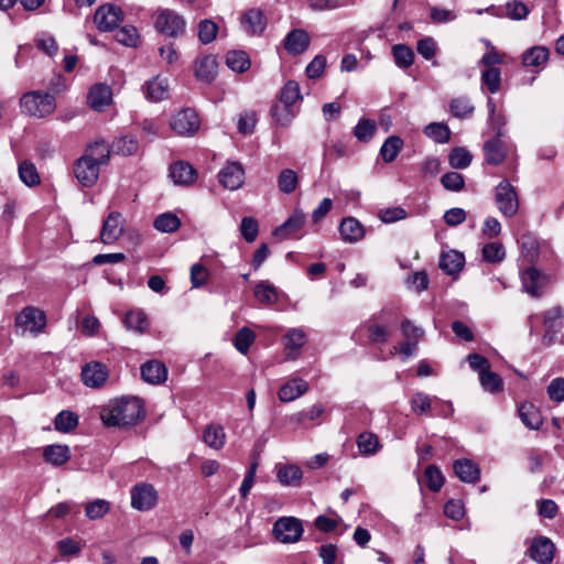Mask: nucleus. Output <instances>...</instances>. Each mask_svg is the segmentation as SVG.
Wrapping results in <instances>:
<instances>
[{
	"mask_svg": "<svg viewBox=\"0 0 564 564\" xmlns=\"http://www.w3.org/2000/svg\"><path fill=\"white\" fill-rule=\"evenodd\" d=\"M307 389L308 384L305 380L293 378L280 388L278 395L282 402H291L303 395Z\"/></svg>",
	"mask_w": 564,
	"mask_h": 564,
	"instance_id": "22",
	"label": "nucleus"
},
{
	"mask_svg": "<svg viewBox=\"0 0 564 564\" xmlns=\"http://www.w3.org/2000/svg\"><path fill=\"white\" fill-rule=\"evenodd\" d=\"M82 158H88L95 162L99 167L108 163L110 158V150L106 142L96 141L91 144Z\"/></svg>",
	"mask_w": 564,
	"mask_h": 564,
	"instance_id": "35",
	"label": "nucleus"
},
{
	"mask_svg": "<svg viewBox=\"0 0 564 564\" xmlns=\"http://www.w3.org/2000/svg\"><path fill=\"white\" fill-rule=\"evenodd\" d=\"M411 409L416 414H425L427 411L432 410V399L430 395L423 393V392H416L412 395L411 401Z\"/></svg>",
	"mask_w": 564,
	"mask_h": 564,
	"instance_id": "62",
	"label": "nucleus"
},
{
	"mask_svg": "<svg viewBox=\"0 0 564 564\" xmlns=\"http://www.w3.org/2000/svg\"><path fill=\"white\" fill-rule=\"evenodd\" d=\"M522 423L530 430H539L543 423L540 411L532 403H523L519 408Z\"/></svg>",
	"mask_w": 564,
	"mask_h": 564,
	"instance_id": "32",
	"label": "nucleus"
},
{
	"mask_svg": "<svg viewBox=\"0 0 564 564\" xmlns=\"http://www.w3.org/2000/svg\"><path fill=\"white\" fill-rule=\"evenodd\" d=\"M154 26L161 34L177 37L184 33L186 22L184 18L174 10L160 9L156 11Z\"/></svg>",
	"mask_w": 564,
	"mask_h": 564,
	"instance_id": "3",
	"label": "nucleus"
},
{
	"mask_svg": "<svg viewBox=\"0 0 564 564\" xmlns=\"http://www.w3.org/2000/svg\"><path fill=\"white\" fill-rule=\"evenodd\" d=\"M170 126L176 134L191 137L198 131L200 127V119L194 109L184 108L171 118Z\"/></svg>",
	"mask_w": 564,
	"mask_h": 564,
	"instance_id": "6",
	"label": "nucleus"
},
{
	"mask_svg": "<svg viewBox=\"0 0 564 564\" xmlns=\"http://www.w3.org/2000/svg\"><path fill=\"white\" fill-rule=\"evenodd\" d=\"M19 177L26 186H35L41 183L40 174L36 166L28 160L19 164Z\"/></svg>",
	"mask_w": 564,
	"mask_h": 564,
	"instance_id": "43",
	"label": "nucleus"
},
{
	"mask_svg": "<svg viewBox=\"0 0 564 564\" xmlns=\"http://www.w3.org/2000/svg\"><path fill=\"white\" fill-rule=\"evenodd\" d=\"M139 149L137 139L132 135H123L112 144V151L117 154L132 155Z\"/></svg>",
	"mask_w": 564,
	"mask_h": 564,
	"instance_id": "51",
	"label": "nucleus"
},
{
	"mask_svg": "<svg viewBox=\"0 0 564 564\" xmlns=\"http://www.w3.org/2000/svg\"><path fill=\"white\" fill-rule=\"evenodd\" d=\"M403 147V141L400 137L390 135L383 142L380 154L386 163L393 162Z\"/></svg>",
	"mask_w": 564,
	"mask_h": 564,
	"instance_id": "38",
	"label": "nucleus"
},
{
	"mask_svg": "<svg viewBox=\"0 0 564 564\" xmlns=\"http://www.w3.org/2000/svg\"><path fill=\"white\" fill-rule=\"evenodd\" d=\"M357 446L362 455H375L380 448V442L376 434L364 432L357 438Z\"/></svg>",
	"mask_w": 564,
	"mask_h": 564,
	"instance_id": "41",
	"label": "nucleus"
},
{
	"mask_svg": "<svg viewBox=\"0 0 564 564\" xmlns=\"http://www.w3.org/2000/svg\"><path fill=\"white\" fill-rule=\"evenodd\" d=\"M376 133L375 121L360 119L354 128V135L360 142H369Z\"/></svg>",
	"mask_w": 564,
	"mask_h": 564,
	"instance_id": "55",
	"label": "nucleus"
},
{
	"mask_svg": "<svg viewBox=\"0 0 564 564\" xmlns=\"http://www.w3.org/2000/svg\"><path fill=\"white\" fill-rule=\"evenodd\" d=\"M227 66L237 73H243L250 67V58L243 51H230L226 55Z\"/></svg>",
	"mask_w": 564,
	"mask_h": 564,
	"instance_id": "39",
	"label": "nucleus"
},
{
	"mask_svg": "<svg viewBox=\"0 0 564 564\" xmlns=\"http://www.w3.org/2000/svg\"><path fill=\"white\" fill-rule=\"evenodd\" d=\"M304 532L301 520L294 517L279 518L272 528V534L276 541L283 544L296 543Z\"/></svg>",
	"mask_w": 564,
	"mask_h": 564,
	"instance_id": "4",
	"label": "nucleus"
},
{
	"mask_svg": "<svg viewBox=\"0 0 564 564\" xmlns=\"http://www.w3.org/2000/svg\"><path fill=\"white\" fill-rule=\"evenodd\" d=\"M550 51L545 46H533L527 50L522 56V64L525 67H540L545 65Z\"/></svg>",
	"mask_w": 564,
	"mask_h": 564,
	"instance_id": "33",
	"label": "nucleus"
},
{
	"mask_svg": "<svg viewBox=\"0 0 564 564\" xmlns=\"http://www.w3.org/2000/svg\"><path fill=\"white\" fill-rule=\"evenodd\" d=\"M305 223V214L301 209H295L292 215L274 230V236L289 239L294 237Z\"/></svg>",
	"mask_w": 564,
	"mask_h": 564,
	"instance_id": "19",
	"label": "nucleus"
},
{
	"mask_svg": "<svg viewBox=\"0 0 564 564\" xmlns=\"http://www.w3.org/2000/svg\"><path fill=\"white\" fill-rule=\"evenodd\" d=\"M143 90L147 99L151 101H161L169 95V85L166 79L156 76L145 83Z\"/></svg>",
	"mask_w": 564,
	"mask_h": 564,
	"instance_id": "28",
	"label": "nucleus"
},
{
	"mask_svg": "<svg viewBox=\"0 0 564 564\" xmlns=\"http://www.w3.org/2000/svg\"><path fill=\"white\" fill-rule=\"evenodd\" d=\"M111 101V88L105 84H96L88 91L87 102L96 111H102Z\"/></svg>",
	"mask_w": 564,
	"mask_h": 564,
	"instance_id": "17",
	"label": "nucleus"
},
{
	"mask_svg": "<svg viewBox=\"0 0 564 564\" xmlns=\"http://www.w3.org/2000/svg\"><path fill=\"white\" fill-rule=\"evenodd\" d=\"M426 137L437 143H446L451 139V130L445 123L432 122L424 128Z\"/></svg>",
	"mask_w": 564,
	"mask_h": 564,
	"instance_id": "49",
	"label": "nucleus"
},
{
	"mask_svg": "<svg viewBox=\"0 0 564 564\" xmlns=\"http://www.w3.org/2000/svg\"><path fill=\"white\" fill-rule=\"evenodd\" d=\"M271 116L278 124L288 127L296 116V112L294 111L293 106L278 102L272 106Z\"/></svg>",
	"mask_w": 564,
	"mask_h": 564,
	"instance_id": "40",
	"label": "nucleus"
},
{
	"mask_svg": "<svg viewBox=\"0 0 564 564\" xmlns=\"http://www.w3.org/2000/svg\"><path fill=\"white\" fill-rule=\"evenodd\" d=\"M495 202L498 210L505 217H513L519 209V198L516 188L507 181H501L495 189Z\"/></svg>",
	"mask_w": 564,
	"mask_h": 564,
	"instance_id": "5",
	"label": "nucleus"
},
{
	"mask_svg": "<svg viewBox=\"0 0 564 564\" xmlns=\"http://www.w3.org/2000/svg\"><path fill=\"white\" fill-rule=\"evenodd\" d=\"M204 442L214 449H220L224 447L226 442V434L220 425H208L204 431Z\"/></svg>",
	"mask_w": 564,
	"mask_h": 564,
	"instance_id": "36",
	"label": "nucleus"
},
{
	"mask_svg": "<svg viewBox=\"0 0 564 564\" xmlns=\"http://www.w3.org/2000/svg\"><path fill=\"white\" fill-rule=\"evenodd\" d=\"M453 468L456 476L464 482H476L479 479L480 470L470 459H457Z\"/></svg>",
	"mask_w": 564,
	"mask_h": 564,
	"instance_id": "29",
	"label": "nucleus"
},
{
	"mask_svg": "<svg viewBox=\"0 0 564 564\" xmlns=\"http://www.w3.org/2000/svg\"><path fill=\"white\" fill-rule=\"evenodd\" d=\"M170 176L177 185H189L195 180L196 171L187 162L178 161L170 166Z\"/></svg>",
	"mask_w": 564,
	"mask_h": 564,
	"instance_id": "25",
	"label": "nucleus"
},
{
	"mask_svg": "<svg viewBox=\"0 0 564 564\" xmlns=\"http://www.w3.org/2000/svg\"><path fill=\"white\" fill-rule=\"evenodd\" d=\"M123 232V219L121 214L112 212L108 215L102 224L100 231V240L106 245L117 241Z\"/></svg>",
	"mask_w": 564,
	"mask_h": 564,
	"instance_id": "13",
	"label": "nucleus"
},
{
	"mask_svg": "<svg viewBox=\"0 0 564 564\" xmlns=\"http://www.w3.org/2000/svg\"><path fill=\"white\" fill-rule=\"evenodd\" d=\"M99 166L88 158H79L74 163V175L85 187H91L99 177Z\"/></svg>",
	"mask_w": 564,
	"mask_h": 564,
	"instance_id": "11",
	"label": "nucleus"
},
{
	"mask_svg": "<svg viewBox=\"0 0 564 564\" xmlns=\"http://www.w3.org/2000/svg\"><path fill=\"white\" fill-rule=\"evenodd\" d=\"M502 137H494L484 144L485 160L490 165L501 164L507 156V147Z\"/></svg>",
	"mask_w": 564,
	"mask_h": 564,
	"instance_id": "20",
	"label": "nucleus"
},
{
	"mask_svg": "<svg viewBox=\"0 0 564 564\" xmlns=\"http://www.w3.org/2000/svg\"><path fill=\"white\" fill-rule=\"evenodd\" d=\"M555 553L554 543L546 536H539L533 540L530 546L531 557L541 564H549L553 561Z\"/></svg>",
	"mask_w": 564,
	"mask_h": 564,
	"instance_id": "15",
	"label": "nucleus"
},
{
	"mask_svg": "<svg viewBox=\"0 0 564 564\" xmlns=\"http://www.w3.org/2000/svg\"><path fill=\"white\" fill-rule=\"evenodd\" d=\"M116 40L126 46L134 47L139 41L138 30L132 25H124L116 33Z\"/></svg>",
	"mask_w": 564,
	"mask_h": 564,
	"instance_id": "63",
	"label": "nucleus"
},
{
	"mask_svg": "<svg viewBox=\"0 0 564 564\" xmlns=\"http://www.w3.org/2000/svg\"><path fill=\"white\" fill-rule=\"evenodd\" d=\"M141 376L144 381L152 384H159L165 381L167 377V369L163 362L151 360L142 365Z\"/></svg>",
	"mask_w": 564,
	"mask_h": 564,
	"instance_id": "24",
	"label": "nucleus"
},
{
	"mask_svg": "<svg viewBox=\"0 0 564 564\" xmlns=\"http://www.w3.org/2000/svg\"><path fill=\"white\" fill-rule=\"evenodd\" d=\"M424 477L426 479V486L432 491H438L444 484V476L435 465H429L425 468Z\"/></svg>",
	"mask_w": 564,
	"mask_h": 564,
	"instance_id": "60",
	"label": "nucleus"
},
{
	"mask_svg": "<svg viewBox=\"0 0 564 564\" xmlns=\"http://www.w3.org/2000/svg\"><path fill=\"white\" fill-rule=\"evenodd\" d=\"M153 226L161 232H173L180 228L181 220L173 213H163L155 218Z\"/></svg>",
	"mask_w": 564,
	"mask_h": 564,
	"instance_id": "48",
	"label": "nucleus"
},
{
	"mask_svg": "<svg viewBox=\"0 0 564 564\" xmlns=\"http://www.w3.org/2000/svg\"><path fill=\"white\" fill-rule=\"evenodd\" d=\"M449 110L454 117L465 119L471 116L475 107L468 97L462 96L451 100Z\"/></svg>",
	"mask_w": 564,
	"mask_h": 564,
	"instance_id": "44",
	"label": "nucleus"
},
{
	"mask_svg": "<svg viewBox=\"0 0 564 564\" xmlns=\"http://www.w3.org/2000/svg\"><path fill=\"white\" fill-rule=\"evenodd\" d=\"M473 155L465 148H455L448 155V163L454 169H466L471 163Z\"/></svg>",
	"mask_w": 564,
	"mask_h": 564,
	"instance_id": "52",
	"label": "nucleus"
},
{
	"mask_svg": "<svg viewBox=\"0 0 564 564\" xmlns=\"http://www.w3.org/2000/svg\"><path fill=\"white\" fill-rule=\"evenodd\" d=\"M481 85L486 86L491 94L499 91L501 86V72L497 67H489L481 72Z\"/></svg>",
	"mask_w": 564,
	"mask_h": 564,
	"instance_id": "50",
	"label": "nucleus"
},
{
	"mask_svg": "<svg viewBox=\"0 0 564 564\" xmlns=\"http://www.w3.org/2000/svg\"><path fill=\"white\" fill-rule=\"evenodd\" d=\"M276 478L283 486L297 487L301 484L303 473L296 465L278 464L275 466Z\"/></svg>",
	"mask_w": 564,
	"mask_h": 564,
	"instance_id": "26",
	"label": "nucleus"
},
{
	"mask_svg": "<svg viewBox=\"0 0 564 564\" xmlns=\"http://www.w3.org/2000/svg\"><path fill=\"white\" fill-rule=\"evenodd\" d=\"M123 323L128 329L137 333H144L149 327L147 315L141 310H132L128 312L123 318Z\"/></svg>",
	"mask_w": 564,
	"mask_h": 564,
	"instance_id": "37",
	"label": "nucleus"
},
{
	"mask_svg": "<svg viewBox=\"0 0 564 564\" xmlns=\"http://www.w3.org/2000/svg\"><path fill=\"white\" fill-rule=\"evenodd\" d=\"M15 325L37 335L46 326V316L40 308L28 306L15 317Z\"/></svg>",
	"mask_w": 564,
	"mask_h": 564,
	"instance_id": "7",
	"label": "nucleus"
},
{
	"mask_svg": "<svg viewBox=\"0 0 564 564\" xmlns=\"http://www.w3.org/2000/svg\"><path fill=\"white\" fill-rule=\"evenodd\" d=\"M310 42L311 39L308 33L302 29L292 30L283 41L285 50L291 55H300L304 53L307 50Z\"/></svg>",
	"mask_w": 564,
	"mask_h": 564,
	"instance_id": "18",
	"label": "nucleus"
},
{
	"mask_svg": "<svg viewBox=\"0 0 564 564\" xmlns=\"http://www.w3.org/2000/svg\"><path fill=\"white\" fill-rule=\"evenodd\" d=\"M254 297L264 305H272L278 301L276 289L268 282H259L254 285Z\"/></svg>",
	"mask_w": 564,
	"mask_h": 564,
	"instance_id": "42",
	"label": "nucleus"
},
{
	"mask_svg": "<svg viewBox=\"0 0 564 564\" xmlns=\"http://www.w3.org/2000/svg\"><path fill=\"white\" fill-rule=\"evenodd\" d=\"M122 21V11L113 4L99 7L94 15V22L98 30L108 32L113 30Z\"/></svg>",
	"mask_w": 564,
	"mask_h": 564,
	"instance_id": "10",
	"label": "nucleus"
},
{
	"mask_svg": "<svg viewBox=\"0 0 564 564\" xmlns=\"http://www.w3.org/2000/svg\"><path fill=\"white\" fill-rule=\"evenodd\" d=\"M441 183L445 189L452 192H459L465 185L463 175L457 172L445 173L441 178Z\"/></svg>",
	"mask_w": 564,
	"mask_h": 564,
	"instance_id": "64",
	"label": "nucleus"
},
{
	"mask_svg": "<svg viewBox=\"0 0 564 564\" xmlns=\"http://www.w3.org/2000/svg\"><path fill=\"white\" fill-rule=\"evenodd\" d=\"M78 425V415L72 411H61L55 420L54 427L62 433H68Z\"/></svg>",
	"mask_w": 564,
	"mask_h": 564,
	"instance_id": "46",
	"label": "nucleus"
},
{
	"mask_svg": "<svg viewBox=\"0 0 564 564\" xmlns=\"http://www.w3.org/2000/svg\"><path fill=\"white\" fill-rule=\"evenodd\" d=\"M158 503V491L150 484H139L131 489V507L139 511H148Z\"/></svg>",
	"mask_w": 564,
	"mask_h": 564,
	"instance_id": "8",
	"label": "nucleus"
},
{
	"mask_svg": "<svg viewBox=\"0 0 564 564\" xmlns=\"http://www.w3.org/2000/svg\"><path fill=\"white\" fill-rule=\"evenodd\" d=\"M522 286L532 296H540L546 285V276L535 268H529L521 274Z\"/></svg>",
	"mask_w": 564,
	"mask_h": 564,
	"instance_id": "16",
	"label": "nucleus"
},
{
	"mask_svg": "<svg viewBox=\"0 0 564 564\" xmlns=\"http://www.w3.org/2000/svg\"><path fill=\"white\" fill-rule=\"evenodd\" d=\"M339 234L346 242H357L365 236L364 226L354 217H346L339 225Z\"/></svg>",
	"mask_w": 564,
	"mask_h": 564,
	"instance_id": "23",
	"label": "nucleus"
},
{
	"mask_svg": "<svg viewBox=\"0 0 564 564\" xmlns=\"http://www.w3.org/2000/svg\"><path fill=\"white\" fill-rule=\"evenodd\" d=\"M43 458L53 466H62L70 458V451L67 445L52 444L43 448Z\"/></svg>",
	"mask_w": 564,
	"mask_h": 564,
	"instance_id": "27",
	"label": "nucleus"
},
{
	"mask_svg": "<svg viewBox=\"0 0 564 564\" xmlns=\"http://www.w3.org/2000/svg\"><path fill=\"white\" fill-rule=\"evenodd\" d=\"M20 105L22 111L31 117L44 118L55 110V99L48 93L39 90L25 93Z\"/></svg>",
	"mask_w": 564,
	"mask_h": 564,
	"instance_id": "2",
	"label": "nucleus"
},
{
	"mask_svg": "<svg viewBox=\"0 0 564 564\" xmlns=\"http://www.w3.org/2000/svg\"><path fill=\"white\" fill-rule=\"evenodd\" d=\"M218 178L225 188L230 191L238 189L245 181L243 167L238 162H229L219 171Z\"/></svg>",
	"mask_w": 564,
	"mask_h": 564,
	"instance_id": "12",
	"label": "nucleus"
},
{
	"mask_svg": "<svg viewBox=\"0 0 564 564\" xmlns=\"http://www.w3.org/2000/svg\"><path fill=\"white\" fill-rule=\"evenodd\" d=\"M99 414L107 427H130L145 417L144 402L138 397L124 395L102 405Z\"/></svg>",
	"mask_w": 564,
	"mask_h": 564,
	"instance_id": "1",
	"label": "nucleus"
},
{
	"mask_svg": "<svg viewBox=\"0 0 564 564\" xmlns=\"http://www.w3.org/2000/svg\"><path fill=\"white\" fill-rule=\"evenodd\" d=\"M254 333L250 330L247 327H242L235 337V347L236 349L246 355L251 346V344L254 341Z\"/></svg>",
	"mask_w": 564,
	"mask_h": 564,
	"instance_id": "59",
	"label": "nucleus"
},
{
	"mask_svg": "<svg viewBox=\"0 0 564 564\" xmlns=\"http://www.w3.org/2000/svg\"><path fill=\"white\" fill-rule=\"evenodd\" d=\"M562 316H563V312L557 306L552 307L544 313L543 324L547 328V332L543 337L544 344L550 345L552 343L553 335L556 333L557 328H560V326H561Z\"/></svg>",
	"mask_w": 564,
	"mask_h": 564,
	"instance_id": "30",
	"label": "nucleus"
},
{
	"mask_svg": "<svg viewBox=\"0 0 564 564\" xmlns=\"http://www.w3.org/2000/svg\"><path fill=\"white\" fill-rule=\"evenodd\" d=\"M299 185V176L292 169H284L278 176V187L283 194L293 193Z\"/></svg>",
	"mask_w": 564,
	"mask_h": 564,
	"instance_id": "45",
	"label": "nucleus"
},
{
	"mask_svg": "<svg viewBox=\"0 0 564 564\" xmlns=\"http://www.w3.org/2000/svg\"><path fill=\"white\" fill-rule=\"evenodd\" d=\"M218 33V25L208 19L202 20L198 24V39L203 44L212 43Z\"/></svg>",
	"mask_w": 564,
	"mask_h": 564,
	"instance_id": "56",
	"label": "nucleus"
},
{
	"mask_svg": "<svg viewBox=\"0 0 564 564\" xmlns=\"http://www.w3.org/2000/svg\"><path fill=\"white\" fill-rule=\"evenodd\" d=\"M481 387L491 393H496L502 390L503 382L499 375L487 369L479 376Z\"/></svg>",
	"mask_w": 564,
	"mask_h": 564,
	"instance_id": "53",
	"label": "nucleus"
},
{
	"mask_svg": "<svg viewBox=\"0 0 564 564\" xmlns=\"http://www.w3.org/2000/svg\"><path fill=\"white\" fill-rule=\"evenodd\" d=\"M392 55L397 66L400 68H408L414 62V53L412 48L404 44L393 45Z\"/></svg>",
	"mask_w": 564,
	"mask_h": 564,
	"instance_id": "47",
	"label": "nucleus"
},
{
	"mask_svg": "<svg viewBox=\"0 0 564 564\" xmlns=\"http://www.w3.org/2000/svg\"><path fill=\"white\" fill-rule=\"evenodd\" d=\"M300 98L299 84L294 80H289L281 89L279 102L294 106Z\"/></svg>",
	"mask_w": 564,
	"mask_h": 564,
	"instance_id": "58",
	"label": "nucleus"
},
{
	"mask_svg": "<svg viewBox=\"0 0 564 564\" xmlns=\"http://www.w3.org/2000/svg\"><path fill=\"white\" fill-rule=\"evenodd\" d=\"M241 25L250 34L261 33L265 26L262 12L256 9L248 10L241 18Z\"/></svg>",
	"mask_w": 564,
	"mask_h": 564,
	"instance_id": "31",
	"label": "nucleus"
},
{
	"mask_svg": "<svg viewBox=\"0 0 564 564\" xmlns=\"http://www.w3.org/2000/svg\"><path fill=\"white\" fill-rule=\"evenodd\" d=\"M306 334L302 328H291L283 337L284 355L286 360H295L301 348L306 344Z\"/></svg>",
	"mask_w": 564,
	"mask_h": 564,
	"instance_id": "14",
	"label": "nucleus"
},
{
	"mask_svg": "<svg viewBox=\"0 0 564 564\" xmlns=\"http://www.w3.org/2000/svg\"><path fill=\"white\" fill-rule=\"evenodd\" d=\"M218 63L215 56L206 55L195 62V76L198 80L212 83L217 75Z\"/></svg>",
	"mask_w": 564,
	"mask_h": 564,
	"instance_id": "21",
	"label": "nucleus"
},
{
	"mask_svg": "<svg viewBox=\"0 0 564 564\" xmlns=\"http://www.w3.org/2000/svg\"><path fill=\"white\" fill-rule=\"evenodd\" d=\"M109 510L110 503L105 499H96L85 506V514L90 520L102 518Z\"/></svg>",
	"mask_w": 564,
	"mask_h": 564,
	"instance_id": "54",
	"label": "nucleus"
},
{
	"mask_svg": "<svg viewBox=\"0 0 564 564\" xmlns=\"http://www.w3.org/2000/svg\"><path fill=\"white\" fill-rule=\"evenodd\" d=\"M80 376L86 387L98 389L106 383L109 370L106 365L99 361H90L83 366Z\"/></svg>",
	"mask_w": 564,
	"mask_h": 564,
	"instance_id": "9",
	"label": "nucleus"
},
{
	"mask_svg": "<svg viewBox=\"0 0 564 564\" xmlns=\"http://www.w3.org/2000/svg\"><path fill=\"white\" fill-rule=\"evenodd\" d=\"M505 247L500 242H489L482 247V258L487 262H500L505 259Z\"/></svg>",
	"mask_w": 564,
	"mask_h": 564,
	"instance_id": "57",
	"label": "nucleus"
},
{
	"mask_svg": "<svg viewBox=\"0 0 564 564\" xmlns=\"http://www.w3.org/2000/svg\"><path fill=\"white\" fill-rule=\"evenodd\" d=\"M464 261L463 253L451 250L441 256L440 268L447 274H454L463 269Z\"/></svg>",
	"mask_w": 564,
	"mask_h": 564,
	"instance_id": "34",
	"label": "nucleus"
},
{
	"mask_svg": "<svg viewBox=\"0 0 564 564\" xmlns=\"http://www.w3.org/2000/svg\"><path fill=\"white\" fill-rule=\"evenodd\" d=\"M240 232L247 242H253L259 234V223L253 217H243L240 225Z\"/></svg>",
	"mask_w": 564,
	"mask_h": 564,
	"instance_id": "61",
	"label": "nucleus"
}]
</instances>
